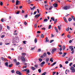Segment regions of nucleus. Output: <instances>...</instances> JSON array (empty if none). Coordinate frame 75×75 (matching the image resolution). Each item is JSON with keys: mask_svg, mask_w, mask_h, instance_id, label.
<instances>
[{"mask_svg": "<svg viewBox=\"0 0 75 75\" xmlns=\"http://www.w3.org/2000/svg\"><path fill=\"white\" fill-rule=\"evenodd\" d=\"M70 69L71 71L72 72H75V69L73 67H71V68H70Z\"/></svg>", "mask_w": 75, "mask_h": 75, "instance_id": "f257e3e1", "label": "nucleus"}, {"mask_svg": "<svg viewBox=\"0 0 75 75\" xmlns=\"http://www.w3.org/2000/svg\"><path fill=\"white\" fill-rule=\"evenodd\" d=\"M23 71H26L27 73H26V74H28L29 73H30V70L28 69H24L23 70Z\"/></svg>", "mask_w": 75, "mask_h": 75, "instance_id": "f03ea898", "label": "nucleus"}, {"mask_svg": "<svg viewBox=\"0 0 75 75\" xmlns=\"http://www.w3.org/2000/svg\"><path fill=\"white\" fill-rule=\"evenodd\" d=\"M70 8V6H65L64 7V10H68Z\"/></svg>", "mask_w": 75, "mask_h": 75, "instance_id": "7ed1b4c3", "label": "nucleus"}, {"mask_svg": "<svg viewBox=\"0 0 75 75\" xmlns=\"http://www.w3.org/2000/svg\"><path fill=\"white\" fill-rule=\"evenodd\" d=\"M21 60H22V62H25V58L24 57H21Z\"/></svg>", "mask_w": 75, "mask_h": 75, "instance_id": "20e7f679", "label": "nucleus"}, {"mask_svg": "<svg viewBox=\"0 0 75 75\" xmlns=\"http://www.w3.org/2000/svg\"><path fill=\"white\" fill-rule=\"evenodd\" d=\"M44 64H45V62H43L41 63L40 64V67H42L44 65Z\"/></svg>", "mask_w": 75, "mask_h": 75, "instance_id": "39448f33", "label": "nucleus"}, {"mask_svg": "<svg viewBox=\"0 0 75 75\" xmlns=\"http://www.w3.org/2000/svg\"><path fill=\"white\" fill-rule=\"evenodd\" d=\"M16 73L17 74H18V75H22V74H21V72L18 71H16Z\"/></svg>", "mask_w": 75, "mask_h": 75, "instance_id": "423d86ee", "label": "nucleus"}, {"mask_svg": "<svg viewBox=\"0 0 75 75\" xmlns=\"http://www.w3.org/2000/svg\"><path fill=\"white\" fill-rule=\"evenodd\" d=\"M1 59L2 60V61H7V59H6L5 58H4L3 57H1Z\"/></svg>", "mask_w": 75, "mask_h": 75, "instance_id": "0eeeda50", "label": "nucleus"}, {"mask_svg": "<svg viewBox=\"0 0 75 75\" xmlns=\"http://www.w3.org/2000/svg\"><path fill=\"white\" fill-rule=\"evenodd\" d=\"M53 6L54 7H58V4H57L54 3V4H53Z\"/></svg>", "mask_w": 75, "mask_h": 75, "instance_id": "6e6552de", "label": "nucleus"}, {"mask_svg": "<svg viewBox=\"0 0 75 75\" xmlns=\"http://www.w3.org/2000/svg\"><path fill=\"white\" fill-rule=\"evenodd\" d=\"M26 1L28 2V4H31L32 2L31 1H29V0H26Z\"/></svg>", "mask_w": 75, "mask_h": 75, "instance_id": "1a4fd4ad", "label": "nucleus"}, {"mask_svg": "<svg viewBox=\"0 0 75 75\" xmlns=\"http://www.w3.org/2000/svg\"><path fill=\"white\" fill-rule=\"evenodd\" d=\"M49 42V40H48V38L46 37L45 38V42Z\"/></svg>", "mask_w": 75, "mask_h": 75, "instance_id": "9d476101", "label": "nucleus"}, {"mask_svg": "<svg viewBox=\"0 0 75 75\" xmlns=\"http://www.w3.org/2000/svg\"><path fill=\"white\" fill-rule=\"evenodd\" d=\"M56 64H57V62H54L52 64H51V66H52V67H53V66H54V65H55Z\"/></svg>", "mask_w": 75, "mask_h": 75, "instance_id": "9b49d317", "label": "nucleus"}, {"mask_svg": "<svg viewBox=\"0 0 75 75\" xmlns=\"http://www.w3.org/2000/svg\"><path fill=\"white\" fill-rule=\"evenodd\" d=\"M20 1H18V0H17L16 2V5H18V3H19Z\"/></svg>", "mask_w": 75, "mask_h": 75, "instance_id": "f8f14e48", "label": "nucleus"}, {"mask_svg": "<svg viewBox=\"0 0 75 75\" xmlns=\"http://www.w3.org/2000/svg\"><path fill=\"white\" fill-rule=\"evenodd\" d=\"M43 56L44 57H47V53L45 52L43 54Z\"/></svg>", "mask_w": 75, "mask_h": 75, "instance_id": "ddd939ff", "label": "nucleus"}, {"mask_svg": "<svg viewBox=\"0 0 75 75\" xmlns=\"http://www.w3.org/2000/svg\"><path fill=\"white\" fill-rule=\"evenodd\" d=\"M49 60L50 59H49V58H47L46 59L45 61L46 62L48 63V61H49Z\"/></svg>", "mask_w": 75, "mask_h": 75, "instance_id": "4468645a", "label": "nucleus"}, {"mask_svg": "<svg viewBox=\"0 0 75 75\" xmlns=\"http://www.w3.org/2000/svg\"><path fill=\"white\" fill-rule=\"evenodd\" d=\"M54 29L55 30H56V32L58 33L59 32H58V29H57V27H55Z\"/></svg>", "mask_w": 75, "mask_h": 75, "instance_id": "2eb2a0df", "label": "nucleus"}, {"mask_svg": "<svg viewBox=\"0 0 75 75\" xmlns=\"http://www.w3.org/2000/svg\"><path fill=\"white\" fill-rule=\"evenodd\" d=\"M34 8H35V6H34L32 8L30 7V9L31 10H34Z\"/></svg>", "mask_w": 75, "mask_h": 75, "instance_id": "dca6fc26", "label": "nucleus"}, {"mask_svg": "<svg viewBox=\"0 0 75 75\" xmlns=\"http://www.w3.org/2000/svg\"><path fill=\"white\" fill-rule=\"evenodd\" d=\"M8 43H5V45H9V44H10V42L9 41H8Z\"/></svg>", "mask_w": 75, "mask_h": 75, "instance_id": "f3484780", "label": "nucleus"}, {"mask_svg": "<svg viewBox=\"0 0 75 75\" xmlns=\"http://www.w3.org/2000/svg\"><path fill=\"white\" fill-rule=\"evenodd\" d=\"M22 55H23V56H25V55H27V54H26V53H22L21 54Z\"/></svg>", "mask_w": 75, "mask_h": 75, "instance_id": "a211bd4d", "label": "nucleus"}, {"mask_svg": "<svg viewBox=\"0 0 75 75\" xmlns=\"http://www.w3.org/2000/svg\"><path fill=\"white\" fill-rule=\"evenodd\" d=\"M66 54H67V53H64L62 55V57H64L66 55Z\"/></svg>", "mask_w": 75, "mask_h": 75, "instance_id": "6ab92c4d", "label": "nucleus"}, {"mask_svg": "<svg viewBox=\"0 0 75 75\" xmlns=\"http://www.w3.org/2000/svg\"><path fill=\"white\" fill-rule=\"evenodd\" d=\"M69 27H68L66 29V31H69Z\"/></svg>", "mask_w": 75, "mask_h": 75, "instance_id": "aec40b11", "label": "nucleus"}, {"mask_svg": "<svg viewBox=\"0 0 75 75\" xmlns=\"http://www.w3.org/2000/svg\"><path fill=\"white\" fill-rule=\"evenodd\" d=\"M72 20V18H69L68 19V21H71Z\"/></svg>", "mask_w": 75, "mask_h": 75, "instance_id": "412c9836", "label": "nucleus"}, {"mask_svg": "<svg viewBox=\"0 0 75 75\" xmlns=\"http://www.w3.org/2000/svg\"><path fill=\"white\" fill-rule=\"evenodd\" d=\"M71 18H73L74 21H75V18L74 17V16H71Z\"/></svg>", "mask_w": 75, "mask_h": 75, "instance_id": "4be33fe9", "label": "nucleus"}, {"mask_svg": "<svg viewBox=\"0 0 75 75\" xmlns=\"http://www.w3.org/2000/svg\"><path fill=\"white\" fill-rule=\"evenodd\" d=\"M52 51H54V52H55V51H57V48H55L53 49L52 50Z\"/></svg>", "mask_w": 75, "mask_h": 75, "instance_id": "5701e85b", "label": "nucleus"}, {"mask_svg": "<svg viewBox=\"0 0 75 75\" xmlns=\"http://www.w3.org/2000/svg\"><path fill=\"white\" fill-rule=\"evenodd\" d=\"M43 21L44 22H47L48 21V19H44Z\"/></svg>", "mask_w": 75, "mask_h": 75, "instance_id": "b1692460", "label": "nucleus"}, {"mask_svg": "<svg viewBox=\"0 0 75 75\" xmlns=\"http://www.w3.org/2000/svg\"><path fill=\"white\" fill-rule=\"evenodd\" d=\"M13 64H9L8 65V67L9 68H11L12 67V66H13Z\"/></svg>", "mask_w": 75, "mask_h": 75, "instance_id": "393cba45", "label": "nucleus"}, {"mask_svg": "<svg viewBox=\"0 0 75 75\" xmlns=\"http://www.w3.org/2000/svg\"><path fill=\"white\" fill-rule=\"evenodd\" d=\"M31 68L32 69V70H33V71H34V70L35 69V68L33 67H32Z\"/></svg>", "mask_w": 75, "mask_h": 75, "instance_id": "a878e982", "label": "nucleus"}, {"mask_svg": "<svg viewBox=\"0 0 75 75\" xmlns=\"http://www.w3.org/2000/svg\"><path fill=\"white\" fill-rule=\"evenodd\" d=\"M34 42L35 43H37V38H35L34 40Z\"/></svg>", "mask_w": 75, "mask_h": 75, "instance_id": "bb28decb", "label": "nucleus"}, {"mask_svg": "<svg viewBox=\"0 0 75 75\" xmlns=\"http://www.w3.org/2000/svg\"><path fill=\"white\" fill-rule=\"evenodd\" d=\"M5 66H6L7 67H8V62H6L5 63Z\"/></svg>", "mask_w": 75, "mask_h": 75, "instance_id": "cd10ccee", "label": "nucleus"}, {"mask_svg": "<svg viewBox=\"0 0 75 75\" xmlns=\"http://www.w3.org/2000/svg\"><path fill=\"white\" fill-rule=\"evenodd\" d=\"M52 59H53V58L52 57L50 59V61H51V62H53V60H52Z\"/></svg>", "mask_w": 75, "mask_h": 75, "instance_id": "c85d7f7f", "label": "nucleus"}, {"mask_svg": "<svg viewBox=\"0 0 75 75\" xmlns=\"http://www.w3.org/2000/svg\"><path fill=\"white\" fill-rule=\"evenodd\" d=\"M51 19L52 20V21H55V19L53 17H51Z\"/></svg>", "mask_w": 75, "mask_h": 75, "instance_id": "c756f323", "label": "nucleus"}, {"mask_svg": "<svg viewBox=\"0 0 75 75\" xmlns=\"http://www.w3.org/2000/svg\"><path fill=\"white\" fill-rule=\"evenodd\" d=\"M1 30H2V26H1V25L0 24V31H1Z\"/></svg>", "mask_w": 75, "mask_h": 75, "instance_id": "7c9ffc66", "label": "nucleus"}, {"mask_svg": "<svg viewBox=\"0 0 75 75\" xmlns=\"http://www.w3.org/2000/svg\"><path fill=\"white\" fill-rule=\"evenodd\" d=\"M3 2H1V1H0V5H1V6H3Z\"/></svg>", "mask_w": 75, "mask_h": 75, "instance_id": "2f4dec72", "label": "nucleus"}, {"mask_svg": "<svg viewBox=\"0 0 75 75\" xmlns=\"http://www.w3.org/2000/svg\"><path fill=\"white\" fill-rule=\"evenodd\" d=\"M13 61L15 63H16L17 62V60L16 59H13Z\"/></svg>", "mask_w": 75, "mask_h": 75, "instance_id": "473e14b6", "label": "nucleus"}, {"mask_svg": "<svg viewBox=\"0 0 75 75\" xmlns=\"http://www.w3.org/2000/svg\"><path fill=\"white\" fill-rule=\"evenodd\" d=\"M47 54L48 55H51V53L49 52H47Z\"/></svg>", "mask_w": 75, "mask_h": 75, "instance_id": "72a5a7b5", "label": "nucleus"}, {"mask_svg": "<svg viewBox=\"0 0 75 75\" xmlns=\"http://www.w3.org/2000/svg\"><path fill=\"white\" fill-rule=\"evenodd\" d=\"M69 49H72V48H73V46H70L69 47Z\"/></svg>", "mask_w": 75, "mask_h": 75, "instance_id": "f704fd0d", "label": "nucleus"}, {"mask_svg": "<svg viewBox=\"0 0 75 75\" xmlns=\"http://www.w3.org/2000/svg\"><path fill=\"white\" fill-rule=\"evenodd\" d=\"M41 37L42 38H44V34H42L41 35Z\"/></svg>", "mask_w": 75, "mask_h": 75, "instance_id": "c9c22d12", "label": "nucleus"}, {"mask_svg": "<svg viewBox=\"0 0 75 75\" xmlns=\"http://www.w3.org/2000/svg\"><path fill=\"white\" fill-rule=\"evenodd\" d=\"M35 48V47H31V50H34V49Z\"/></svg>", "mask_w": 75, "mask_h": 75, "instance_id": "e433bc0d", "label": "nucleus"}, {"mask_svg": "<svg viewBox=\"0 0 75 75\" xmlns=\"http://www.w3.org/2000/svg\"><path fill=\"white\" fill-rule=\"evenodd\" d=\"M66 71H67V72H68V73H69V72H70V70H68V69H67L66 70Z\"/></svg>", "mask_w": 75, "mask_h": 75, "instance_id": "4c0bfd02", "label": "nucleus"}, {"mask_svg": "<svg viewBox=\"0 0 75 75\" xmlns=\"http://www.w3.org/2000/svg\"><path fill=\"white\" fill-rule=\"evenodd\" d=\"M65 46H63V50H65Z\"/></svg>", "mask_w": 75, "mask_h": 75, "instance_id": "58836bf2", "label": "nucleus"}, {"mask_svg": "<svg viewBox=\"0 0 75 75\" xmlns=\"http://www.w3.org/2000/svg\"><path fill=\"white\" fill-rule=\"evenodd\" d=\"M57 19H56L54 21V24H56L57 23Z\"/></svg>", "mask_w": 75, "mask_h": 75, "instance_id": "ea45409f", "label": "nucleus"}, {"mask_svg": "<svg viewBox=\"0 0 75 75\" xmlns=\"http://www.w3.org/2000/svg\"><path fill=\"white\" fill-rule=\"evenodd\" d=\"M39 61H40V62H41V61H42V59H41L40 58L39 59Z\"/></svg>", "mask_w": 75, "mask_h": 75, "instance_id": "a19ab883", "label": "nucleus"}, {"mask_svg": "<svg viewBox=\"0 0 75 75\" xmlns=\"http://www.w3.org/2000/svg\"><path fill=\"white\" fill-rule=\"evenodd\" d=\"M51 25H49L48 29H51Z\"/></svg>", "mask_w": 75, "mask_h": 75, "instance_id": "79ce46f5", "label": "nucleus"}, {"mask_svg": "<svg viewBox=\"0 0 75 75\" xmlns=\"http://www.w3.org/2000/svg\"><path fill=\"white\" fill-rule=\"evenodd\" d=\"M73 40H74V39H73L72 40H70L69 41V43H71L72 42V41H73Z\"/></svg>", "mask_w": 75, "mask_h": 75, "instance_id": "37998d69", "label": "nucleus"}, {"mask_svg": "<svg viewBox=\"0 0 75 75\" xmlns=\"http://www.w3.org/2000/svg\"><path fill=\"white\" fill-rule=\"evenodd\" d=\"M58 27L59 30L60 31L61 30V27L59 26H58Z\"/></svg>", "mask_w": 75, "mask_h": 75, "instance_id": "c03bdc74", "label": "nucleus"}, {"mask_svg": "<svg viewBox=\"0 0 75 75\" xmlns=\"http://www.w3.org/2000/svg\"><path fill=\"white\" fill-rule=\"evenodd\" d=\"M7 29H8V30H10V27H9V26L7 25Z\"/></svg>", "mask_w": 75, "mask_h": 75, "instance_id": "a18cd8bd", "label": "nucleus"}, {"mask_svg": "<svg viewBox=\"0 0 75 75\" xmlns=\"http://www.w3.org/2000/svg\"><path fill=\"white\" fill-rule=\"evenodd\" d=\"M37 24H36L34 25V28H37Z\"/></svg>", "mask_w": 75, "mask_h": 75, "instance_id": "49530a36", "label": "nucleus"}, {"mask_svg": "<svg viewBox=\"0 0 75 75\" xmlns=\"http://www.w3.org/2000/svg\"><path fill=\"white\" fill-rule=\"evenodd\" d=\"M16 65H18L20 64V62H16Z\"/></svg>", "mask_w": 75, "mask_h": 75, "instance_id": "de8ad7c7", "label": "nucleus"}, {"mask_svg": "<svg viewBox=\"0 0 75 75\" xmlns=\"http://www.w3.org/2000/svg\"><path fill=\"white\" fill-rule=\"evenodd\" d=\"M53 7L52 6H51V7L50 8L49 10H52V8Z\"/></svg>", "mask_w": 75, "mask_h": 75, "instance_id": "09e8293b", "label": "nucleus"}, {"mask_svg": "<svg viewBox=\"0 0 75 75\" xmlns=\"http://www.w3.org/2000/svg\"><path fill=\"white\" fill-rule=\"evenodd\" d=\"M19 13H20V11H17V12H16V14H19Z\"/></svg>", "mask_w": 75, "mask_h": 75, "instance_id": "8fccbe9b", "label": "nucleus"}, {"mask_svg": "<svg viewBox=\"0 0 75 75\" xmlns=\"http://www.w3.org/2000/svg\"><path fill=\"white\" fill-rule=\"evenodd\" d=\"M38 52H41V49H39L38 50Z\"/></svg>", "mask_w": 75, "mask_h": 75, "instance_id": "3c124183", "label": "nucleus"}, {"mask_svg": "<svg viewBox=\"0 0 75 75\" xmlns=\"http://www.w3.org/2000/svg\"><path fill=\"white\" fill-rule=\"evenodd\" d=\"M47 74V72H44L42 74V75H45V74Z\"/></svg>", "mask_w": 75, "mask_h": 75, "instance_id": "603ef678", "label": "nucleus"}, {"mask_svg": "<svg viewBox=\"0 0 75 75\" xmlns=\"http://www.w3.org/2000/svg\"><path fill=\"white\" fill-rule=\"evenodd\" d=\"M54 41V40H51L50 41V43H52V42H53Z\"/></svg>", "mask_w": 75, "mask_h": 75, "instance_id": "864d4df0", "label": "nucleus"}, {"mask_svg": "<svg viewBox=\"0 0 75 75\" xmlns=\"http://www.w3.org/2000/svg\"><path fill=\"white\" fill-rule=\"evenodd\" d=\"M34 67H35V68H38V65H37V64H36V65H35Z\"/></svg>", "mask_w": 75, "mask_h": 75, "instance_id": "5fc2aeb1", "label": "nucleus"}, {"mask_svg": "<svg viewBox=\"0 0 75 75\" xmlns=\"http://www.w3.org/2000/svg\"><path fill=\"white\" fill-rule=\"evenodd\" d=\"M17 35V33H13V35Z\"/></svg>", "mask_w": 75, "mask_h": 75, "instance_id": "6e6d98bb", "label": "nucleus"}, {"mask_svg": "<svg viewBox=\"0 0 75 75\" xmlns=\"http://www.w3.org/2000/svg\"><path fill=\"white\" fill-rule=\"evenodd\" d=\"M38 71H39V73H40V72H41V69H39L38 70Z\"/></svg>", "mask_w": 75, "mask_h": 75, "instance_id": "4d7b16f0", "label": "nucleus"}, {"mask_svg": "<svg viewBox=\"0 0 75 75\" xmlns=\"http://www.w3.org/2000/svg\"><path fill=\"white\" fill-rule=\"evenodd\" d=\"M11 72H12V74H13L14 73V70H13L12 71H11Z\"/></svg>", "mask_w": 75, "mask_h": 75, "instance_id": "13d9d810", "label": "nucleus"}, {"mask_svg": "<svg viewBox=\"0 0 75 75\" xmlns=\"http://www.w3.org/2000/svg\"><path fill=\"white\" fill-rule=\"evenodd\" d=\"M62 50V47H60L59 49V50L60 51H61Z\"/></svg>", "mask_w": 75, "mask_h": 75, "instance_id": "bf43d9fd", "label": "nucleus"}, {"mask_svg": "<svg viewBox=\"0 0 75 75\" xmlns=\"http://www.w3.org/2000/svg\"><path fill=\"white\" fill-rule=\"evenodd\" d=\"M59 54L60 55H62V53L61 52H59Z\"/></svg>", "mask_w": 75, "mask_h": 75, "instance_id": "052dcab7", "label": "nucleus"}, {"mask_svg": "<svg viewBox=\"0 0 75 75\" xmlns=\"http://www.w3.org/2000/svg\"><path fill=\"white\" fill-rule=\"evenodd\" d=\"M69 63V62H68V61H66L65 62V64H68Z\"/></svg>", "mask_w": 75, "mask_h": 75, "instance_id": "680f3d73", "label": "nucleus"}, {"mask_svg": "<svg viewBox=\"0 0 75 75\" xmlns=\"http://www.w3.org/2000/svg\"><path fill=\"white\" fill-rule=\"evenodd\" d=\"M42 30H45V28H43L41 29Z\"/></svg>", "mask_w": 75, "mask_h": 75, "instance_id": "e2e57ef3", "label": "nucleus"}, {"mask_svg": "<svg viewBox=\"0 0 75 75\" xmlns=\"http://www.w3.org/2000/svg\"><path fill=\"white\" fill-rule=\"evenodd\" d=\"M35 18H36V17H38V14L36 15L35 16Z\"/></svg>", "mask_w": 75, "mask_h": 75, "instance_id": "0e129e2a", "label": "nucleus"}, {"mask_svg": "<svg viewBox=\"0 0 75 75\" xmlns=\"http://www.w3.org/2000/svg\"><path fill=\"white\" fill-rule=\"evenodd\" d=\"M26 41H23V44H26Z\"/></svg>", "mask_w": 75, "mask_h": 75, "instance_id": "69168bd1", "label": "nucleus"}, {"mask_svg": "<svg viewBox=\"0 0 75 75\" xmlns=\"http://www.w3.org/2000/svg\"><path fill=\"white\" fill-rule=\"evenodd\" d=\"M1 22H4V19H1Z\"/></svg>", "mask_w": 75, "mask_h": 75, "instance_id": "338daca9", "label": "nucleus"}, {"mask_svg": "<svg viewBox=\"0 0 75 75\" xmlns=\"http://www.w3.org/2000/svg\"><path fill=\"white\" fill-rule=\"evenodd\" d=\"M55 74H56V72H53V75H54Z\"/></svg>", "mask_w": 75, "mask_h": 75, "instance_id": "774afa93", "label": "nucleus"}]
</instances>
